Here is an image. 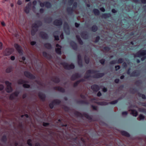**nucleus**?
<instances>
[{"label":"nucleus","mask_w":146,"mask_h":146,"mask_svg":"<svg viewBox=\"0 0 146 146\" xmlns=\"http://www.w3.org/2000/svg\"><path fill=\"white\" fill-rule=\"evenodd\" d=\"M99 72L98 70H88L87 71L84 78L88 79L90 77H92L93 78H98L103 77L104 75V73H98Z\"/></svg>","instance_id":"obj_1"},{"label":"nucleus","mask_w":146,"mask_h":146,"mask_svg":"<svg viewBox=\"0 0 146 146\" xmlns=\"http://www.w3.org/2000/svg\"><path fill=\"white\" fill-rule=\"evenodd\" d=\"M134 56L135 57H141V60L144 61L146 59V50H140L134 54Z\"/></svg>","instance_id":"obj_2"},{"label":"nucleus","mask_w":146,"mask_h":146,"mask_svg":"<svg viewBox=\"0 0 146 146\" xmlns=\"http://www.w3.org/2000/svg\"><path fill=\"white\" fill-rule=\"evenodd\" d=\"M74 114L75 116L77 117H84L88 120H92V118L91 116L86 113H84L82 114L79 112L76 111L74 112Z\"/></svg>","instance_id":"obj_3"},{"label":"nucleus","mask_w":146,"mask_h":146,"mask_svg":"<svg viewBox=\"0 0 146 146\" xmlns=\"http://www.w3.org/2000/svg\"><path fill=\"white\" fill-rule=\"evenodd\" d=\"M61 64L63 66L65 69L70 70L74 68L75 66L73 64H69L68 63L64 62L61 63Z\"/></svg>","instance_id":"obj_4"},{"label":"nucleus","mask_w":146,"mask_h":146,"mask_svg":"<svg viewBox=\"0 0 146 146\" xmlns=\"http://www.w3.org/2000/svg\"><path fill=\"white\" fill-rule=\"evenodd\" d=\"M5 83L7 85V88L6 89V91L8 93H11L13 91V89L11 87V84L8 81H5Z\"/></svg>","instance_id":"obj_5"},{"label":"nucleus","mask_w":146,"mask_h":146,"mask_svg":"<svg viewBox=\"0 0 146 146\" xmlns=\"http://www.w3.org/2000/svg\"><path fill=\"white\" fill-rule=\"evenodd\" d=\"M40 5L41 7H43L44 6L48 8H50L52 7L51 4L48 1H45L43 3L41 2L40 1Z\"/></svg>","instance_id":"obj_6"},{"label":"nucleus","mask_w":146,"mask_h":146,"mask_svg":"<svg viewBox=\"0 0 146 146\" xmlns=\"http://www.w3.org/2000/svg\"><path fill=\"white\" fill-rule=\"evenodd\" d=\"M24 74L26 77L30 79L34 80L36 78L35 76L27 71H25L24 72Z\"/></svg>","instance_id":"obj_7"},{"label":"nucleus","mask_w":146,"mask_h":146,"mask_svg":"<svg viewBox=\"0 0 146 146\" xmlns=\"http://www.w3.org/2000/svg\"><path fill=\"white\" fill-rule=\"evenodd\" d=\"M14 50V49L12 48H7L5 49L4 53L5 56H9L11 55Z\"/></svg>","instance_id":"obj_8"},{"label":"nucleus","mask_w":146,"mask_h":146,"mask_svg":"<svg viewBox=\"0 0 146 146\" xmlns=\"http://www.w3.org/2000/svg\"><path fill=\"white\" fill-rule=\"evenodd\" d=\"M14 46L19 53L20 54H23V51L22 48L20 46L17 44L15 43Z\"/></svg>","instance_id":"obj_9"},{"label":"nucleus","mask_w":146,"mask_h":146,"mask_svg":"<svg viewBox=\"0 0 146 146\" xmlns=\"http://www.w3.org/2000/svg\"><path fill=\"white\" fill-rule=\"evenodd\" d=\"M40 37L43 39L47 40L48 38V36L46 33L43 31H41L39 33Z\"/></svg>","instance_id":"obj_10"},{"label":"nucleus","mask_w":146,"mask_h":146,"mask_svg":"<svg viewBox=\"0 0 146 146\" xmlns=\"http://www.w3.org/2000/svg\"><path fill=\"white\" fill-rule=\"evenodd\" d=\"M42 25V22L40 21H37L36 23H35L33 24L32 27L35 29H38L39 27H41Z\"/></svg>","instance_id":"obj_11"},{"label":"nucleus","mask_w":146,"mask_h":146,"mask_svg":"<svg viewBox=\"0 0 146 146\" xmlns=\"http://www.w3.org/2000/svg\"><path fill=\"white\" fill-rule=\"evenodd\" d=\"M53 24L56 26H61L62 24V21L61 19H56L53 22Z\"/></svg>","instance_id":"obj_12"},{"label":"nucleus","mask_w":146,"mask_h":146,"mask_svg":"<svg viewBox=\"0 0 146 146\" xmlns=\"http://www.w3.org/2000/svg\"><path fill=\"white\" fill-rule=\"evenodd\" d=\"M81 77V75L78 73H76L73 74L71 77V80L74 81L76 79Z\"/></svg>","instance_id":"obj_13"},{"label":"nucleus","mask_w":146,"mask_h":146,"mask_svg":"<svg viewBox=\"0 0 146 146\" xmlns=\"http://www.w3.org/2000/svg\"><path fill=\"white\" fill-rule=\"evenodd\" d=\"M123 61L124 60L122 58H119L118 60L117 63L118 64H121L123 63ZM116 63H117L116 60H112L110 62V64H113Z\"/></svg>","instance_id":"obj_14"},{"label":"nucleus","mask_w":146,"mask_h":146,"mask_svg":"<svg viewBox=\"0 0 146 146\" xmlns=\"http://www.w3.org/2000/svg\"><path fill=\"white\" fill-rule=\"evenodd\" d=\"M91 89L94 92H97L100 89V88L98 85L94 84L91 86Z\"/></svg>","instance_id":"obj_15"},{"label":"nucleus","mask_w":146,"mask_h":146,"mask_svg":"<svg viewBox=\"0 0 146 146\" xmlns=\"http://www.w3.org/2000/svg\"><path fill=\"white\" fill-rule=\"evenodd\" d=\"M38 96L39 98L43 102H44L46 98V95L42 93L41 92H39L38 93Z\"/></svg>","instance_id":"obj_16"},{"label":"nucleus","mask_w":146,"mask_h":146,"mask_svg":"<svg viewBox=\"0 0 146 146\" xmlns=\"http://www.w3.org/2000/svg\"><path fill=\"white\" fill-rule=\"evenodd\" d=\"M53 89L55 90H57L60 92L64 93L65 92V89L60 86H55L54 87Z\"/></svg>","instance_id":"obj_17"},{"label":"nucleus","mask_w":146,"mask_h":146,"mask_svg":"<svg viewBox=\"0 0 146 146\" xmlns=\"http://www.w3.org/2000/svg\"><path fill=\"white\" fill-rule=\"evenodd\" d=\"M70 44L72 48L74 50H76L78 48L77 44L74 41H72L70 42Z\"/></svg>","instance_id":"obj_18"},{"label":"nucleus","mask_w":146,"mask_h":146,"mask_svg":"<svg viewBox=\"0 0 146 146\" xmlns=\"http://www.w3.org/2000/svg\"><path fill=\"white\" fill-rule=\"evenodd\" d=\"M140 74V73L139 71L135 70L133 71L130 74V76L132 77H137Z\"/></svg>","instance_id":"obj_19"},{"label":"nucleus","mask_w":146,"mask_h":146,"mask_svg":"<svg viewBox=\"0 0 146 146\" xmlns=\"http://www.w3.org/2000/svg\"><path fill=\"white\" fill-rule=\"evenodd\" d=\"M64 29L65 31V32L67 33V31H66V30H68V33L69 34L70 33L69 31V25L68 24V23L66 22H65L64 23Z\"/></svg>","instance_id":"obj_20"},{"label":"nucleus","mask_w":146,"mask_h":146,"mask_svg":"<svg viewBox=\"0 0 146 146\" xmlns=\"http://www.w3.org/2000/svg\"><path fill=\"white\" fill-rule=\"evenodd\" d=\"M111 17V14L109 13H103L101 16L102 18L104 19L109 18L110 17Z\"/></svg>","instance_id":"obj_21"},{"label":"nucleus","mask_w":146,"mask_h":146,"mask_svg":"<svg viewBox=\"0 0 146 146\" xmlns=\"http://www.w3.org/2000/svg\"><path fill=\"white\" fill-rule=\"evenodd\" d=\"M52 81L56 83H58L60 81V80L59 78L58 77H55L51 79Z\"/></svg>","instance_id":"obj_22"},{"label":"nucleus","mask_w":146,"mask_h":146,"mask_svg":"<svg viewBox=\"0 0 146 146\" xmlns=\"http://www.w3.org/2000/svg\"><path fill=\"white\" fill-rule=\"evenodd\" d=\"M129 111H131V114L133 116L136 117L138 115V112L137 111L135 110L130 109L129 110Z\"/></svg>","instance_id":"obj_23"},{"label":"nucleus","mask_w":146,"mask_h":146,"mask_svg":"<svg viewBox=\"0 0 146 146\" xmlns=\"http://www.w3.org/2000/svg\"><path fill=\"white\" fill-rule=\"evenodd\" d=\"M76 37L79 44L80 45H83V42L80 38V36L79 35H76Z\"/></svg>","instance_id":"obj_24"},{"label":"nucleus","mask_w":146,"mask_h":146,"mask_svg":"<svg viewBox=\"0 0 146 146\" xmlns=\"http://www.w3.org/2000/svg\"><path fill=\"white\" fill-rule=\"evenodd\" d=\"M74 10L73 8L70 7H68L66 9L67 11L69 14H72L73 13Z\"/></svg>","instance_id":"obj_25"},{"label":"nucleus","mask_w":146,"mask_h":146,"mask_svg":"<svg viewBox=\"0 0 146 146\" xmlns=\"http://www.w3.org/2000/svg\"><path fill=\"white\" fill-rule=\"evenodd\" d=\"M121 133L122 135L129 137H130V134L126 131H121Z\"/></svg>","instance_id":"obj_26"},{"label":"nucleus","mask_w":146,"mask_h":146,"mask_svg":"<svg viewBox=\"0 0 146 146\" xmlns=\"http://www.w3.org/2000/svg\"><path fill=\"white\" fill-rule=\"evenodd\" d=\"M52 18L51 17H47L44 19L45 22L49 23H51L52 21Z\"/></svg>","instance_id":"obj_27"},{"label":"nucleus","mask_w":146,"mask_h":146,"mask_svg":"<svg viewBox=\"0 0 146 146\" xmlns=\"http://www.w3.org/2000/svg\"><path fill=\"white\" fill-rule=\"evenodd\" d=\"M96 103L101 106L106 105L108 104V102H96Z\"/></svg>","instance_id":"obj_28"},{"label":"nucleus","mask_w":146,"mask_h":146,"mask_svg":"<svg viewBox=\"0 0 146 146\" xmlns=\"http://www.w3.org/2000/svg\"><path fill=\"white\" fill-rule=\"evenodd\" d=\"M44 46L47 49H50L52 48V46L51 44L49 43H47L44 44Z\"/></svg>","instance_id":"obj_29"},{"label":"nucleus","mask_w":146,"mask_h":146,"mask_svg":"<svg viewBox=\"0 0 146 146\" xmlns=\"http://www.w3.org/2000/svg\"><path fill=\"white\" fill-rule=\"evenodd\" d=\"M43 56L46 58H51V55L48 54L46 52L44 51L42 52Z\"/></svg>","instance_id":"obj_30"},{"label":"nucleus","mask_w":146,"mask_h":146,"mask_svg":"<svg viewBox=\"0 0 146 146\" xmlns=\"http://www.w3.org/2000/svg\"><path fill=\"white\" fill-rule=\"evenodd\" d=\"M98 30V27L96 25H94L91 27V30L93 32H96Z\"/></svg>","instance_id":"obj_31"},{"label":"nucleus","mask_w":146,"mask_h":146,"mask_svg":"<svg viewBox=\"0 0 146 146\" xmlns=\"http://www.w3.org/2000/svg\"><path fill=\"white\" fill-rule=\"evenodd\" d=\"M93 11L94 14L96 15H98L100 14V12L99 10L96 9H93Z\"/></svg>","instance_id":"obj_32"},{"label":"nucleus","mask_w":146,"mask_h":146,"mask_svg":"<svg viewBox=\"0 0 146 146\" xmlns=\"http://www.w3.org/2000/svg\"><path fill=\"white\" fill-rule=\"evenodd\" d=\"M52 102L54 105H59L61 103L60 100L58 99H55L52 101Z\"/></svg>","instance_id":"obj_33"},{"label":"nucleus","mask_w":146,"mask_h":146,"mask_svg":"<svg viewBox=\"0 0 146 146\" xmlns=\"http://www.w3.org/2000/svg\"><path fill=\"white\" fill-rule=\"evenodd\" d=\"M28 82L27 81L24 80L22 79L19 80L18 81V83L19 84H22L23 83H28Z\"/></svg>","instance_id":"obj_34"},{"label":"nucleus","mask_w":146,"mask_h":146,"mask_svg":"<svg viewBox=\"0 0 146 146\" xmlns=\"http://www.w3.org/2000/svg\"><path fill=\"white\" fill-rule=\"evenodd\" d=\"M13 68L12 66L8 67L6 70V72L7 73H10L13 70Z\"/></svg>","instance_id":"obj_35"},{"label":"nucleus","mask_w":146,"mask_h":146,"mask_svg":"<svg viewBox=\"0 0 146 146\" xmlns=\"http://www.w3.org/2000/svg\"><path fill=\"white\" fill-rule=\"evenodd\" d=\"M7 139L6 135H3L1 138V141L4 143H5L7 141Z\"/></svg>","instance_id":"obj_36"},{"label":"nucleus","mask_w":146,"mask_h":146,"mask_svg":"<svg viewBox=\"0 0 146 146\" xmlns=\"http://www.w3.org/2000/svg\"><path fill=\"white\" fill-rule=\"evenodd\" d=\"M61 48H56L55 51L56 53L59 54H61Z\"/></svg>","instance_id":"obj_37"},{"label":"nucleus","mask_w":146,"mask_h":146,"mask_svg":"<svg viewBox=\"0 0 146 146\" xmlns=\"http://www.w3.org/2000/svg\"><path fill=\"white\" fill-rule=\"evenodd\" d=\"M38 29H33L31 31V34L32 36H34L35 35L36 33L38 31Z\"/></svg>","instance_id":"obj_38"},{"label":"nucleus","mask_w":146,"mask_h":146,"mask_svg":"<svg viewBox=\"0 0 146 146\" xmlns=\"http://www.w3.org/2000/svg\"><path fill=\"white\" fill-rule=\"evenodd\" d=\"M84 58L85 63L87 64H88L90 62L89 58L86 55H85L84 56Z\"/></svg>","instance_id":"obj_39"},{"label":"nucleus","mask_w":146,"mask_h":146,"mask_svg":"<svg viewBox=\"0 0 146 146\" xmlns=\"http://www.w3.org/2000/svg\"><path fill=\"white\" fill-rule=\"evenodd\" d=\"M30 9L29 7L26 6L25 8L24 11L27 14H28L29 13Z\"/></svg>","instance_id":"obj_40"},{"label":"nucleus","mask_w":146,"mask_h":146,"mask_svg":"<svg viewBox=\"0 0 146 146\" xmlns=\"http://www.w3.org/2000/svg\"><path fill=\"white\" fill-rule=\"evenodd\" d=\"M121 98H119L117 100H115L114 101H112L110 102V104H115L117 103L118 102L119 100H121Z\"/></svg>","instance_id":"obj_41"},{"label":"nucleus","mask_w":146,"mask_h":146,"mask_svg":"<svg viewBox=\"0 0 146 146\" xmlns=\"http://www.w3.org/2000/svg\"><path fill=\"white\" fill-rule=\"evenodd\" d=\"M81 35L82 38H84L87 36V35L86 32H84L81 33Z\"/></svg>","instance_id":"obj_42"},{"label":"nucleus","mask_w":146,"mask_h":146,"mask_svg":"<svg viewBox=\"0 0 146 146\" xmlns=\"http://www.w3.org/2000/svg\"><path fill=\"white\" fill-rule=\"evenodd\" d=\"M138 95L139 97H141L142 99H146V96L144 94H142L140 93H138Z\"/></svg>","instance_id":"obj_43"},{"label":"nucleus","mask_w":146,"mask_h":146,"mask_svg":"<svg viewBox=\"0 0 146 146\" xmlns=\"http://www.w3.org/2000/svg\"><path fill=\"white\" fill-rule=\"evenodd\" d=\"M72 4V8H73V9L74 10L77 7L78 5L77 3L76 2H75L73 3Z\"/></svg>","instance_id":"obj_44"},{"label":"nucleus","mask_w":146,"mask_h":146,"mask_svg":"<svg viewBox=\"0 0 146 146\" xmlns=\"http://www.w3.org/2000/svg\"><path fill=\"white\" fill-rule=\"evenodd\" d=\"M32 141L31 139H29L27 141V144L30 146H32Z\"/></svg>","instance_id":"obj_45"},{"label":"nucleus","mask_w":146,"mask_h":146,"mask_svg":"<svg viewBox=\"0 0 146 146\" xmlns=\"http://www.w3.org/2000/svg\"><path fill=\"white\" fill-rule=\"evenodd\" d=\"M56 32L57 31L54 32L53 33V35L54 38L55 40H59L58 36L54 35V34H55Z\"/></svg>","instance_id":"obj_46"},{"label":"nucleus","mask_w":146,"mask_h":146,"mask_svg":"<svg viewBox=\"0 0 146 146\" xmlns=\"http://www.w3.org/2000/svg\"><path fill=\"white\" fill-rule=\"evenodd\" d=\"M103 49L105 51L108 52L110 50V48L108 46H104L103 47Z\"/></svg>","instance_id":"obj_47"},{"label":"nucleus","mask_w":146,"mask_h":146,"mask_svg":"<svg viewBox=\"0 0 146 146\" xmlns=\"http://www.w3.org/2000/svg\"><path fill=\"white\" fill-rule=\"evenodd\" d=\"M9 99L11 100H13L15 99V97L13 95V93H12L10 94L9 97Z\"/></svg>","instance_id":"obj_48"},{"label":"nucleus","mask_w":146,"mask_h":146,"mask_svg":"<svg viewBox=\"0 0 146 146\" xmlns=\"http://www.w3.org/2000/svg\"><path fill=\"white\" fill-rule=\"evenodd\" d=\"M13 93L15 97H17L19 94V91H16Z\"/></svg>","instance_id":"obj_49"},{"label":"nucleus","mask_w":146,"mask_h":146,"mask_svg":"<svg viewBox=\"0 0 146 146\" xmlns=\"http://www.w3.org/2000/svg\"><path fill=\"white\" fill-rule=\"evenodd\" d=\"M139 117L140 120H143L145 118V117L142 114H140L139 115Z\"/></svg>","instance_id":"obj_50"},{"label":"nucleus","mask_w":146,"mask_h":146,"mask_svg":"<svg viewBox=\"0 0 146 146\" xmlns=\"http://www.w3.org/2000/svg\"><path fill=\"white\" fill-rule=\"evenodd\" d=\"M78 64L80 67H82L83 66V64L82 60H78Z\"/></svg>","instance_id":"obj_51"},{"label":"nucleus","mask_w":146,"mask_h":146,"mask_svg":"<svg viewBox=\"0 0 146 146\" xmlns=\"http://www.w3.org/2000/svg\"><path fill=\"white\" fill-rule=\"evenodd\" d=\"M23 86L25 88H29L30 87V85L29 84H24L23 85Z\"/></svg>","instance_id":"obj_52"},{"label":"nucleus","mask_w":146,"mask_h":146,"mask_svg":"<svg viewBox=\"0 0 146 146\" xmlns=\"http://www.w3.org/2000/svg\"><path fill=\"white\" fill-rule=\"evenodd\" d=\"M105 60L104 59H102L99 60L100 63L102 65H104L105 64Z\"/></svg>","instance_id":"obj_53"},{"label":"nucleus","mask_w":146,"mask_h":146,"mask_svg":"<svg viewBox=\"0 0 146 146\" xmlns=\"http://www.w3.org/2000/svg\"><path fill=\"white\" fill-rule=\"evenodd\" d=\"M54 103H53L52 101L51 103L49 104V106L50 108L51 109H53L54 106Z\"/></svg>","instance_id":"obj_54"},{"label":"nucleus","mask_w":146,"mask_h":146,"mask_svg":"<svg viewBox=\"0 0 146 146\" xmlns=\"http://www.w3.org/2000/svg\"><path fill=\"white\" fill-rule=\"evenodd\" d=\"M79 83H79V82L78 81V80L77 81H76V82H75L74 84H73L74 87H77Z\"/></svg>","instance_id":"obj_55"},{"label":"nucleus","mask_w":146,"mask_h":146,"mask_svg":"<svg viewBox=\"0 0 146 146\" xmlns=\"http://www.w3.org/2000/svg\"><path fill=\"white\" fill-rule=\"evenodd\" d=\"M139 110L141 112L146 113V109L145 108H140Z\"/></svg>","instance_id":"obj_56"},{"label":"nucleus","mask_w":146,"mask_h":146,"mask_svg":"<svg viewBox=\"0 0 146 146\" xmlns=\"http://www.w3.org/2000/svg\"><path fill=\"white\" fill-rule=\"evenodd\" d=\"M100 37L99 36H96V38L95 42V43L98 42L100 39Z\"/></svg>","instance_id":"obj_57"},{"label":"nucleus","mask_w":146,"mask_h":146,"mask_svg":"<svg viewBox=\"0 0 146 146\" xmlns=\"http://www.w3.org/2000/svg\"><path fill=\"white\" fill-rule=\"evenodd\" d=\"M130 92H131V93L134 94L136 92L137 90L133 88V89H132L130 91Z\"/></svg>","instance_id":"obj_58"},{"label":"nucleus","mask_w":146,"mask_h":146,"mask_svg":"<svg viewBox=\"0 0 146 146\" xmlns=\"http://www.w3.org/2000/svg\"><path fill=\"white\" fill-rule=\"evenodd\" d=\"M77 103L79 104H84V100H80L78 101Z\"/></svg>","instance_id":"obj_59"},{"label":"nucleus","mask_w":146,"mask_h":146,"mask_svg":"<svg viewBox=\"0 0 146 146\" xmlns=\"http://www.w3.org/2000/svg\"><path fill=\"white\" fill-rule=\"evenodd\" d=\"M74 0H68V3L69 4V5H72L73 3V2Z\"/></svg>","instance_id":"obj_60"},{"label":"nucleus","mask_w":146,"mask_h":146,"mask_svg":"<svg viewBox=\"0 0 146 146\" xmlns=\"http://www.w3.org/2000/svg\"><path fill=\"white\" fill-rule=\"evenodd\" d=\"M77 57H78V61L82 60V56L80 54H79L78 55V56H77Z\"/></svg>","instance_id":"obj_61"},{"label":"nucleus","mask_w":146,"mask_h":146,"mask_svg":"<svg viewBox=\"0 0 146 146\" xmlns=\"http://www.w3.org/2000/svg\"><path fill=\"white\" fill-rule=\"evenodd\" d=\"M49 125V123H48L44 122L43 123V125L44 127H47Z\"/></svg>","instance_id":"obj_62"},{"label":"nucleus","mask_w":146,"mask_h":146,"mask_svg":"<svg viewBox=\"0 0 146 146\" xmlns=\"http://www.w3.org/2000/svg\"><path fill=\"white\" fill-rule=\"evenodd\" d=\"M115 70L116 71H117L118 70L120 69V66H119V65H117V66H115Z\"/></svg>","instance_id":"obj_63"},{"label":"nucleus","mask_w":146,"mask_h":146,"mask_svg":"<svg viewBox=\"0 0 146 146\" xmlns=\"http://www.w3.org/2000/svg\"><path fill=\"white\" fill-rule=\"evenodd\" d=\"M91 107L94 110H97V106L92 105L91 106Z\"/></svg>","instance_id":"obj_64"}]
</instances>
